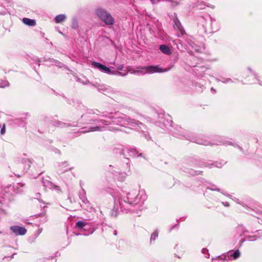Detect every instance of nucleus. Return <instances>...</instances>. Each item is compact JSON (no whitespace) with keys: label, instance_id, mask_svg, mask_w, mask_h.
<instances>
[{"label":"nucleus","instance_id":"obj_21","mask_svg":"<svg viewBox=\"0 0 262 262\" xmlns=\"http://www.w3.org/2000/svg\"><path fill=\"white\" fill-rule=\"evenodd\" d=\"M174 4H175L176 5H179V3H178V2H174Z\"/></svg>","mask_w":262,"mask_h":262},{"label":"nucleus","instance_id":"obj_10","mask_svg":"<svg viewBox=\"0 0 262 262\" xmlns=\"http://www.w3.org/2000/svg\"><path fill=\"white\" fill-rule=\"evenodd\" d=\"M240 255V252L239 250H236L231 255L233 257L234 259H236Z\"/></svg>","mask_w":262,"mask_h":262},{"label":"nucleus","instance_id":"obj_2","mask_svg":"<svg viewBox=\"0 0 262 262\" xmlns=\"http://www.w3.org/2000/svg\"><path fill=\"white\" fill-rule=\"evenodd\" d=\"M97 16L103 21L106 25H113L115 21L114 19L105 10L102 8H98L96 10Z\"/></svg>","mask_w":262,"mask_h":262},{"label":"nucleus","instance_id":"obj_7","mask_svg":"<svg viewBox=\"0 0 262 262\" xmlns=\"http://www.w3.org/2000/svg\"><path fill=\"white\" fill-rule=\"evenodd\" d=\"M66 18H67V17L65 15L59 14V15H57L55 17V21L56 22V23H57V24L62 23L65 21Z\"/></svg>","mask_w":262,"mask_h":262},{"label":"nucleus","instance_id":"obj_19","mask_svg":"<svg viewBox=\"0 0 262 262\" xmlns=\"http://www.w3.org/2000/svg\"><path fill=\"white\" fill-rule=\"evenodd\" d=\"M224 205H225V206H229V203H227V202H226V203H225L224 204Z\"/></svg>","mask_w":262,"mask_h":262},{"label":"nucleus","instance_id":"obj_14","mask_svg":"<svg viewBox=\"0 0 262 262\" xmlns=\"http://www.w3.org/2000/svg\"><path fill=\"white\" fill-rule=\"evenodd\" d=\"M6 132V128H5V124H4L1 130V135H4Z\"/></svg>","mask_w":262,"mask_h":262},{"label":"nucleus","instance_id":"obj_22","mask_svg":"<svg viewBox=\"0 0 262 262\" xmlns=\"http://www.w3.org/2000/svg\"><path fill=\"white\" fill-rule=\"evenodd\" d=\"M9 85V83L8 82H6V85Z\"/></svg>","mask_w":262,"mask_h":262},{"label":"nucleus","instance_id":"obj_23","mask_svg":"<svg viewBox=\"0 0 262 262\" xmlns=\"http://www.w3.org/2000/svg\"><path fill=\"white\" fill-rule=\"evenodd\" d=\"M114 234L115 235H116V234H117V233H116V231H114Z\"/></svg>","mask_w":262,"mask_h":262},{"label":"nucleus","instance_id":"obj_4","mask_svg":"<svg viewBox=\"0 0 262 262\" xmlns=\"http://www.w3.org/2000/svg\"><path fill=\"white\" fill-rule=\"evenodd\" d=\"M174 24L173 25V28L175 29H178L182 34H183L185 31L183 29L181 23L178 18H176L174 20Z\"/></svg>","mask_w":262,"mask_h":262},{"label":"nucleus","instance_id":"obj_17","mask_svg":"<svg viewBox=\"0 0 262 262\" xmlns=\"http://www.w3.org/2000/svg\"><path fill=\"white\" fill-rule=\"evenodd\" d=\"M117 72L118 71H111V72H110L109 74H117Z\"/></svg>","mask_w":262,"mask_h":262},{"label":"nucleus","instance_id":"obj_1","mask_svg":"<svg viewBox=\"0 0 262 262\" xmlns=\"http://www.w3.org/2000/svg\"><path fill=\"white\" fill-rule=\"evenodd\" d=\"M137 69H133L130 67L127 68V71L130 74H133L135 73H142L141 70H145L147 72L149 73H162L166 72V70H163L159 67V66H150L147 67H138Z\"/></svg>","mask_w":262,"mask_h":262},{"label":"nucleus","instance_id":"obj_12","mask_svg":"<svg viewBox=\"0 0 262 262\" xmlns=\"http://www.w3.org/2000/svg\"><path fill=\"white\" fill-rule=\"evenodd\" d=\"M158 233L157 231L154 232L151 236L150 239L155 240L156 238L158 237Z\"/></svg>","mask_w":262,"mask_h":262},{"label":"nucleus","instance_id":"obj_6","mask_svg":"<svg viewBox=\"0 0 262 262\" xmlns=\"http://www.w3.org/2000/svg\"><path fill=\"white\" fill-rule=\"evenodd\" d=\"M159 49L162 53H163L166 55H170L171 54V51H170V48L166 45H161L160 46Z\"/></svg>","mask_w":262,"mask_h":262},{"label":"nucleus","instance_id":"obj_13","mask_svg":"<svg viewBox=\"0 0 262 262\" xmlns=\"http://www.w3.org/2000/svg\"><path fill=\"white\" fill-rule=\"evenodd\" d=\"M102 72H104L109 74L110 72H111V70H110V69L109 68H108L105 66L104 67Z\"/></svg>","mask_w":262,"mask_h":262},{"label":"nucleus","instance_id":"obj_11","mask_svg":"<svg viewBox=\"0 0 262 262\" xmlns=\"http://www.w3.org/2000/svg\"><path fill=\"white\" fill-rule=\"evenodd\" d=\"M85 226V224L82 221H78L76 223V227L79 228H81Z\"/></svg>","mask_w":262,"mask_h":262},{"label":"nucleus","instance_id":"obj_5","mask_svg":"<svg viewBox=\"0 0 262 262\" xmlns=\"http://www.w3.org/2000/svg\"><path fill=\"white\" fill-rule=\"evenodd\" d=\"M23 22L26 25L29 26H34L36 23L34 19H31L28 18H24Z\"/></svg>","mask_w":262,"mask_h":262},{"label":"nucleus","instance_id":"obj_9","mask_svg":"<svg viewBox=\"0 0 262 262\" xmlns=\"http://www.w3.org/2000/svg\"><path fill=\"white\" fill-rule=\"evenodd\" d=\"M42 183L43 184V185L47 187L50 188V187H53L54 188H56V189H57L58 188V186L54 185L51 182L48 181H46V182H45V181H43Z\"/></svg>","mask_w":262,"mask_h":262},{"label":"nucleus","instance_id":"obj_8","mask_svg":"<svg viewBox=\"0 0 262 262\" xmlns=\"http://www.w3.org/2000/svg\"><path fill=\"white\" fill-rule=\"evenodd\" d=\"M92 65L96 68L98 69L100 71H102L104 67L105 66L103 65L102 64L94 61L92 62Z\"/></svg>","mask_w":262,"mask_h":262},{"label":"nucleus","instance_id":"obj_16","mask_svg":"<svg viewBox=\"0 0 262 262\" xmlns=\"http://www.w3.org/2000/svg\"><path fill=\"white\" fill-rule=\"evenodd\" d=\"M117 74H119V75H120L121 76H125L127 74H123L121 72L118 71L117 72Z\"/></svg>","mask_w":262,"mask_h":262},{"label":"nucleus","instance_id":"obj_15","mask_svg":"<svg viewBox=\"0 0 262 262\" xmlns=\"http://www.w3.org/2000/svg\"><path fill=\"white\" fill-rule=\"evenodd\" d=\"M99 127L98 126H96V127H91L90 128V131H94V130H99Z\"/></svg>","mask_w":262,"mask_h":262},{"label":"nucleus","instance_id":"obj_3","mask_svg":"<svg viewBox=\"0 0 262 262\" xmlns=\"http://www.w3.org/2000/svg\"><path fill=\"white\" fill-rule=\"evenodd\" d=\"M10 229L16 235H23L25 234L27 232L25 228L18 226H11Z\"/></svg>","mask_w":262,"mask_h":262},{"label":"nucleus","instance_id":"obj_20","mask_svg":"<svg viewBox=\"0 0 262 262\" xmlns=\"http://www.w3.org/2000/svg\"><path fill=\"white\" fill-rule=\"evenodd\" d=\"M206 251V249H203L202 250V252H204V253Z\"/></svg>","mask_w":262,"mask_h":262},{"label":"nucleus","instance_id":"obj_24","mask_svg":"<svg viewBox=\"0 0 262 262\" xmlns=\"http://www.w3.org/2000/svg\"><path fill=\"white\" fill-rule=\"evenodd\" d=\"M214 190H215L219 191V189H215Z\"/></svg>","mask_w":262,"mask_h":262},{"label":"nucleus","instance_id":"obj_18","mask_svg":"<svg viewBox=\"0 0 262 262\" xmlns=\"http://www.w3.org/2000/svg\"><path fill=\"white\" fill-rule=\"evenodd\" d=\"M123 66H119V67L118 68V69L119 70H122L123 69Z\"/></svg>","mask_w":262,"mask_h":262}]
</instances>
